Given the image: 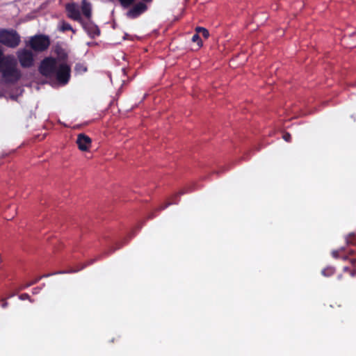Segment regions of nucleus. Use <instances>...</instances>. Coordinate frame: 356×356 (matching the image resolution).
Here are the masks:
<instances>
[{
	"label": "nucleus",
	"mask_w": 356,
	"mask_h": 356,
	"mask_svg": "<svg viewBox=\"0 0 356 356\" xmlns=\"http://www.w3.org/2000/svg\"><path fill=\"white\" fill-rule=\"evenodd\" d=\"M119 248H111V250H109V252H105L106 254L108 255L113 252H114L117 249H118Z\"/></svg>",
	"instance_id": "393cba45"
},
{
	"label": "nucleus",
	"mask_w": 356,
	"mask_h": 356,
	"mask_svg": "<svg viewBox=\"0 0 356 356\" xmlns=\"http://www.w3.org/2000/svg\"><path fill=\"white\" fill-rule=\"evenodd\" d=\"M17 56L20 65L24 68H29L33 65L34 58L31 50L26 49H19L17 52Z\"/></svg>",
	"instance_id": "39448f33"
},
{
	"label": "nucleus",
	"mask_w": 356,
	"mask_h": 356,
	"mask_svg": "<svg viewBox=\"0 0 356 356\" xmlns=\"http://www.w3.org/2000/svg\"><path fill=\"white\" fill-rule=\"evenodd\" d=\"M30 286H27V284H26L24 286H23L22 287V289H25V288H27V287H29Z\"/></svg>",
	"instance_id": "bb28decb"
},
{
	"label": "nucleus",
	"mask_w": 356,
	"mask_h": 356,
	"mask_svg": "<svg viewBox=\"0 0 356 356\" xmlns=\"http://www.w3.org/2000/svg\"><path fill=\"white\" fill-rule=\"evenodd\" d=\"M147 9V5L143 2L136 3L132 8L127 12V17L135 19L145 13Z\"/></svg>",
	"instance_id": "1a4fd4ad"
},
{
	"label": "nucleus",
	"mask_w": 356,
	"mask_h": 356,
	"mask_svg": "<svg viewBox=\"0 0 356 356\" xmlns=\"http://www.w3.org/2000/svg\"><path fill=\"white\" fill-rule=\"evenodd\" d=\"M334 272H335V270L333 267H327L326 268H324L322 270V274L324 276L330 277V276L332 275L334 273Z\"/></svg>",
	"instance_id": "2eb2a0df"
},
{
	"label": "nucleus",
	"mask_w": 356,
	"mask_h": 356,
	"mask_svg": "<svg viewBox=\"0 0 356 356\" xmlns=\"http://www.w3.org/2000/svg\"><path fill=\"white\" fill-rule=\"evenodd\" d=\"M76 143L81 151L87 152L90 149L92 140L88 136L82 133L78 134Z\"/></svg>",
	"instance_id": "6e6552de"
},
{
	"label": "nucleus",
	"mask_w": 356,
	"mask_h": 356,
	"mask_svg": "<svg viewBox=\"0 0 356 356\" xmlns=\"http://www.w3.org/2000/svg\"><path fill=\"white\" fill-rule=\"evenodd\" d=\"M83 29L88 33L90 38H95L100 35L99 27L92 20H83L81 23Z\"/></svg>",
	"instance_id": "423d86ee"
},
{
	"label": "nucleus",
	"mask_w": 356,
	"mask_h": 356,
	"mask_svg": "<svg viewBox=\"0 0 356 356\" xmlns=\"http://www.w3.org/2000/svg\"><path fill=\"white\" fill-rule=\"evenodd\" d=\"M20 299L26 300L29 298V295L28 293H22L19 296Z\"/></svg>",
	"instance_id": "4be33fe9"
},
{
	"label": "nucleus",
	"mask_w": 356,
	"mask_h": 356,
	"mask_svg": "<svg viewBox=\"0 0 356 356\" xmlns=\"http://www.w3.org/2000/svg\"><path fill=\"white\" fill-rule=\"evenodd\" d=\"M65 10L69 18L80 24L83 22V19L81 17L80 10L74 3H67Z\"/></svg>",
	"instance_id": "0eeeda50"
},
{
	"label": "nucleus",
	"mask_w": 356,
	"mask_h": 356,
	"mask_svg": "<svg viewBox=\"0 0 356 356\" xmlns=\"http://www.w3.org/2000/svg\"><path fill=\"white\" fill-rule=\"evenodd\" d=\"M21 42V37L14 29H1L0 42L9 48H16Z\"/></svg>",
	"instance_id": "7ed1b4c3"
},
{
	"label": "nucleus",
	"mask_w": 356,
	"mask_h": 356,
	"mask_svg": "<svg viewBox=\"0 0 356 356\" xmlns=\"http://www.w3.org/2000/svg\"><path fill=\"white\" fill-rule=\"evenodd\" d=\"M121 6L124 8H129L135 0H119Z\"/></svg>",
	"instance_id": "6ab92c4d"
},
{
	"label": "nucleus",
	"mask_w": 356,
	"mask_h": 356,
	"mask_svg": "<svg viewBox=\"0 0 356 356\" xmlns=\"http://www.w3.org/2000/svg\"><path fill=\"white\" fill-rule=\"evenodd\" d=\"M60 30L62 31H72L74 32L72 26L69 23L65 22H63Z\"/></svg>",
	"instance_id": "a211bd4d"
},
{
	"label": "nucleus",
	"mask_w": 356,
	"mask_h": 356,
	"mask_svg": "<svg viewBox=\"0 0 356 356\" xmlns=\"http://www.w3.org/2000/svg\"><path fill=\"white\" fill-rule=\"evenodd\" d=\"M54 53L56 55L57 63H66L68 55L65 50L60 46L57 45L55 47Z\"/></svg>",
	"instance_id": "9d476101"
},
{
	"label": "nucleus",
	"mask_w": 356,
	"mask_h": 356,
	"mask_svg": "<svg viewBox=\"0 0 356 356\" xmlns=\"http://www.w3.org/2000/svg\"><path fill=\"white\" fill-rule=\"evenodd\" d=\"M346 241L348 244L356 245V234L354 233L348 234Z\"/></svg>",
	"instance_id": "dca6fc26"
},
{
	"label": "nucleus",
	"mask_w": 356,
	"mask_h": 356,
	"mask_svg": "<svg viewBox=\"0 0 356 356\" xmlns=\"http://www.w3.org/2000/svg\"><path fill=\"white\" fill-rule=\"evenodd\" d=\"M195 31L197 33H200V34H202V36L204 38H208L209 36V33L207 29H206L205 28H203V27H200V26H197L195 28Z\"/></svg>",
	"instance_id": "4468645a"
},
{
	"label": "nucleus",
	"mask_w": 356,
	"mask_h": 356,
	"mask_svg": "<svg viewBox=\"0 0 356 356\" xmlns=\"http://www.w3.org/2000/svg\"><path fill=\"white\" fill-rule=\"evenodd\" d=\"M282 138H283L285 141H286V142L289 143V142H291V135L289 133L286 132V133H284V134H283V136H282Z\"/></svg>",
	"instance_id": "aec40b11"
},
{
	"label": "nucleus",
	"mask_w": 356,
	"mask_h": 356,
	"mask_svg": "<svg viewBox=\"0 0 356 356\" xmlns=\"http://www.w3.org/2000/svg\"><path fill=\"white\" fill-rule=\"evenodd\" d=\"M94 262V260H91L88 264V265L89 264H91ZM87 266L85 265L83 266H82L81 268L79 269H76V270H60V271H56V272H54V273H47V274H44V275H41L40 277H42V278L44 277H50L51 275H58V274H65V273H76V272H78L79 270L83 269L84 267H86Z\"/></svg>",
	"instance_id": "ddd939ff"
},
{
	"label": "nucleus",
	"mask_w": 356,
	"mask_h": 356,
	"mask_svg": "<svg viewBox=\"0 0 356 356\" xmlns=\"http://www.w3.org/2000/svg\"><path fill=\"white\" fill-rule=\"evenodd\" d=\"M8 305V302H7L5 299H3V300H2L1 307H2L3 308H6Z\"/></svg>",
	"instance_id": "b1692460"
},
{
	"label": "nucleus",
	"mask_w": 356,
	"mask_h": 356,
	"mask_svg": "<svg viewBox=\"0 0 356 356\" xmlns=\"http://www.w3.org/2000/svg\"><path fill=\"white\" fill-rule=\"evenodd\" d=\"M0 73L5 83L14 84L21 79V71L17 68V61L13 55L6 56L3 65L0 67Z\"/></svg>",
	"instance_id": "f03ea898"
},
{
	"label": "nucleus",
	"mask_w": 356,
	"mask_h": 356,
	"mask_svg": "<svg viewBox=\"0 0 356 356\" xmlns=\"http://www.w3.org/2000/svg\"><path fill=\"white\" fill-rule=\"evenodd\" d=\"M332 255L334 257L337 258L338 257V252L337 251H333Z\"/></svg>",
	"instance_id": "a878e982"
},
{
	"label": "nucleus",
	"mask_w": 356,
	"mask_h": 356,
	"mask_svg": "<svg viewBox=\"0 0 356 356\" xmlns=\"http://www.w3.org/2000/svg\"><path fill=\"white\" fill-rule=\"evenodd\" d=\"M51 41L48 35L44 34L35 35L30 38L28 45L36 52H43L50 46Z\"/></svg>",
	"instance_id": "20e7f679"
},
{
	"label": "nucleus",
	"mask_w": 356,
	"mask_h": 356,
	"mask_svg": "<svg viewBox=\"0 0 356 356\" xmlns=\"http://www.w3.org/2000/svg\"><path fill=\"white\" fill-rule=\"evenodd\" d=\"M185 193H186L185 191H181L178 193L173 195L170 198V201L165 203L164 204L161 205L158 209L159 211H162V210H164L165 209H166L167 207H168L171 204H178V200H177V198L179 196L184 195Z\"/></svg>",
	"instance_id": "f8f14e48"
},
{
	"label": "nucleus",
	"mask_w": 356,
	"mask_h": 356,
	"mask_svg": "<svg viewBox=\"0 0 356 356\" xmlns=\"http://www.w3.org/2000/svg\"><path fill=\"white\" fill-rule=\"evenodd\" d=\"M81 12L83 15L86 17V20H91V4L87 0H83L81 2Z\"/></svg>",
	"instance_id": "9b49d317"
},
{
	"label": "nucleus",
	"mask_w": 356,
	"mask_h": 356,
	"mask_svg": "<svg viewBox=\"0 0 356 356\" xmlns=\"http://www.w3.org/2000/svg\"><path fill=\"white\" fill-rule=\"evenodd\" d=\"M200 33H197L196 32L195 34H194L193 36H192V38H191V40L193 42H197V45L199 47H202V41L199 35Z\"/></svg>",
	"instance_id": "f3484780"
},
{
	"label": "nucleus",
	"mask_w": 356,
	"mask_h": 356,
	"mask_svg": "<svg viewBox=\"0 0 356 356\" xmlns=\"http://www.w3.org/2000/svg\"><path fill=\"white\" fill-rule=\"evenodd\" d=\"M343 270H344V271H347V270H348V267H344V268H343Z\"/></svg>",
	"instance_id": "cd10ccee"
},
{
	"label": "nucleus",
	"mask_w": 356,
	"mask_h": 356,
	"mask_svg": "<svg viewBox=\"0 0 356 356\" xmlns=\"http://www.w3.org/2000/svg\"><path fill=\"white\" fill-rule=\"evenodd\" d=\"M42 278V277H38L35 279H34L33 281H31V282L29 283H27V286H32L33 284H35L36 283H38L41 279Z\"/></svg>",
	"instance_id": "412c9836"
},
{
	"label": "nucleus",
	"mask_w": 356,
	"mask_h": 356,
	"mask_svg": "<svg viewBox=\"0 0 356 356\" xmlns=\"http://www.w3.org/2000/svg\"><path fill=\"white\" fill-rule=\"evenodd\" d=\"M350 262L355 268L354 272L356 273V258L351 259Z\"/></svg>",
	"instance_id": "5701e85b"
},
{
	"label": "nucleus",
	"mask_w": 356,
	"mask_h": 356,
	"mask_svg": "<svg viewBox=\"0 0 356 356\" xmlns=\"http://www.w3.org/2000/svg\"><path fill=\"white\" fill-rule=\"evenodd\" d=\"M40 73L45 77H55L57 81L67 84L71 76V67L67 63H57V59L52 56L44 58L39 66Z\"/></svg>",
	"instance_id": "f257e3e1"
}]
</instances>
